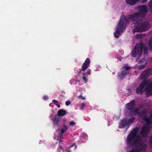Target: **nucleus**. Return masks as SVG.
Returning a JSON list of instances; mask_svg holds the SVG:
<instances>
[{
    "label": "nucleus",
    "mask_w": 152,
    "mask_h": 152,
    "mask_svg": "<svg viewBox=\"0 0 152 152\" xmlns=\"http://www.w3.org/2000/svg\"><path fill=\"white\" fill-rule=\"evenodd\" d=\"M142 137H137L132 142V145L128 150L127 147L128 152H141L145 151L147 148V145L143 142Z\"/></svg>",
    "instance_id": "nucleus-1"
},
{
    "label": "nucleus",
    "mask_w": 152,
    "mask_h": 152,
    "mask_svg": "<svg viewBox=\"0 0 152 152\" xmlns=\"http://www.w3.org/2000/svg\"><path fill=\"white\" fill-rule=\"evenodd\" d=\"M143 50L144 54H146L148 53V49L147 47L145 46L142 42L137 43L131 52V56L135 58L137 56L136 59V60L137 61L138 59H140Z\"/></svg>",
    "instance_id": "nucleus-2"
},
{
    "label": "nucleus",
    "mask_w": 152,
    "mask_h": 152,
    "mask_svg": "<svg viewBox=\"0 0 152 152\" xmlns=\"http://www.w3.org/2000/svg\"><path fill=\"white\" fill-rule=\"evenodd\" d=\"M131 20L134 21L136 25L134 31L135 32H143L147 30L149 26L147 22H142V20H139V18L133 19L130 18Z\"/></svg>",
    "instance_id": "nucleus-3"
},
{
    "label": "nucleus",
    "mask_w": 152,
    "mask_h": 152,
    "mask_svg": "<svg viewBox=\"0 0 152 152\" xmlns=\"http://www.w3.org/2000/svg\"><path fill=\"white\" fill-rule=\"evenodd\" d=\"M129 20V19L125 16H121V19L119 21V24L117 27V30L114 33V36L115 38L118 37L122 32L126 28V22Z\"/></svg>",
    "instance_id": "nucleus-4"
},
{
    "label": "nucleus",
    "mask_w": 152,
    "mask_h": 152,
    "mask_svg": "<svg viewBox=\"0 0 152 152\" xmlns=\"http://www.w3.org/2000/svg\"><path fill=\"white\" fill-rule=\"evenodd\" d=\"M140 10L139 12L135 13L130 15V18L135 19L140 17H144L148 12L147 6L145 5L139 6L138 7Z\"/></svg>",
    "instance_id": "nucleus-5"
},
{
    "label": "nucleus",
    "mask_w": 152,
    "mask_h": 152,
    "mask_svg": "<svg viewBox=\"0 0 152 152\" xmlns=\"http://www.w3.org/2000/svg\"><path fill=\"white\" fill-rule=\"evenodd\" d=\"M139 128L137 127L134 128L132 131L130 132L127 137V145L128 146L127 149L132 145V142L136 138V137L138 132Z\"/></svg>",
    "instance_id": "nucleus-6"
},
{
    "label": "nucleus",
    "mask_w": 152,
    "mask_h": 152,
    "mask_svg": "<svg viewBox=\"0 0 152 152\" xmlns=\"http://www.w3.org/2000/svg\"><path fill=\"white\" fill-rule=\"evenodd\" d=\"M150 117L148 118L147 116L148 111L145 109L142 110L139 115L145 121L147 124L148 125L150 124L152 125V110L149 113Z\"/></svg>",
    "instance_id": "nucleus-7"
},
{
    "label": "nucleus",
    "mask_w": 152,
    "mask_h": 152,
    "mask_svg": "<svg viewBox=\"0 0 152 152\" xmlns=\"http://www.w3.org/2000/svg\"><path fill=\"white\" fill-rule=\"evenodd\" d=\"M135 119V118L134 117L130 119H128L126 118H123L120 121L119 124V127L121 128H123L127 126V129H128L133 122Z\"/></svg>",
    "instance_id": "nucleus-8"
},
{
    "label": "nucleus",
    "mask_w": 152,
    "mask_h": 152,
    "mask_svg": "<svg viewBox=\"0 0 152 152\" xmlns=\"http://www.w3.org/2000/svg\"><path fill=\"white\" fill-rule=\"evenodd\" d=\"M147 125L146 126H143L142 128L141 132H140V133L141 134V136H138L137 137H142L141 138L143 141L144 143L147 140L146 137H147L148 134L149 133V131L148 128H150V125L151 124H150L148 125L147 124Z\"/></svg>",
    "instance_id": "nucleus-9"
},
{
    "label": "nucleus",
    "mask_w": 152,
    "mask_h": 152,
    "mask_svg": "<svg viewBox=\"0 0 152 152\" xmlns=\"http://www.w3.org/2000/svg\"><path fill=\"white\" fill-rule=\"evenodd\" d=\"M148 84L147 81L144 80L140 82V85L136 89L137 94H141L145 91H146V87Z\"/></svg>",
    "instance_id": "nucleus-10"
},
{
    "label": "nucleus",
    "mask_w": 152,
    "mask_h": 152,
    "mask_svg": "<svg viewBox=\"0 0 152 152\" xmlns=\"http://www.w3.org/2000/svg\"><path fill=\"white\" fill-rule=\"evenodd\" d=\"M130 68V67L128 66V65H125L123 68V69H124V70H122L121 74L118 75V78L120 79H124L127 75V71Z\"/></svg>",
    "instance_id": "nucleus-11"
},
{
    "label": "nucleus",
    "mask_w": 152,
    "mask_h": 152,
    "mask_svg": "<svg viewBox=\"0 0 152 152\" xmlns=\"http://www.w3.org/2000/svg\"><path fill=\"white\" fill-rule=\"evenodd\" d=\"M136 102L134 100H132L129 103L126 104L125 107L127 110L131 111L135 107Z\"/></svg>",
    "instance_id": "nucleus-12"
},
{
    "label": "nucleus",
    "mask_w": 152,
    "mask_h": 152,
    "mask_svg": "<svg viewBox=\"0 0 152 152\" xmlns=\"http://www.w3.org/2000/svg\"><path fill=\"white\" fill-rule=\"evenodd\" d=\"M51 120L53 121V125L57 127L60 122V118L57 115H53L51 117Z\"/></svg>",
    "instance_id": "nucleus-13"
},
{
    "label": "nucleus",
    "mask_w": 152,
    "mask_h": 152,
    "mask_svg": "<svg viewBox=\"0 0 152 152\" xmlns=\"http://www.w3.org/2000/svg\"><path fill=\"white\" fill-rule=\"evenodd\" d=\"M90 63V59L89 58H87L82 66V68L81 70H80V72L81 71H85L89 66Z\"/></svg>",
    "instance_id": "nucleus-14"
},
{
    "label": "nucleus",
    "mask_w": 152,
    "mask_h": 152,
    "mask_svg": "<svg viewBox=\"0 0 152 152\" xmlns=\"http://www.w3.org/2000/svg\"><path fill=\"white\" fill-rule=\"evenodd\" d=\"M151 71L150 68L145 70L142 73V78H146L149 77L151 74Z\"/></svg>",
    "instance_id": "nucleus-15"
},
{
    "label": "nucleus",
    "mask_w": 152,
    "mask_h": 152,
    "mask_svg": "<svg viewBox=\"0 0 152 152\" xmlns=\"http://www.w3.org/2000/svg\"><path fill=\"white\" fill-rule=\"evenodd\" d=\"M146 88L145 95H149L152 93V82H150Z\"/></svg>",
    "instance_id": "nucleus-16"
},
{
    "label": "nucleus",
    "mask_w": 152,
    "mask_h": 152,
    "mask_svg": "<svg viewBox=\"0 0 152 152\" xmlns=\"http://www.w3.org/2000/svg\"><path fill=\"white\" fill-rule=\"evenodd\" d=\"M141 107L139 108V110L137 108H135L130 111H129V115L133 116L137 114V115H139L140 114V110L141 108Z\"/></svg>",
    "instance_id": "nucleus-17"
},
{
    "label": "nucleus",
    "mask_w": 152,
    "mask_h": 152,
    "mask_svg": "<svg viewBox=\"0 0 152 152\" xmlns=\"http://www.w3.org/2000/svg\"><path fill=\"white\" fill-rule=\"evenodd\" d=\"M66 111L64 109H61L58 110L57 112V115L58 116H64L65 115Z\"/></svg>",
    "instance_id": "nucleus-18"
},
{
    "label": "nucleus",
    "mask_w": 152,
    "mask_h": 152,
    "mask_svg": "<svg viewBox=\"0 0 152 152\" xmlns=\"http://www.w3.org/2000/svg\"><path fill=\"white\" fill-rule=\"evenodd\" d=\"M148 46L149 50H152V38L149 39Z\"/></svg>",
    "instance_id": "nucleus-19"
},
{
    "label": "nucleus",
    "mask_w": 152,
    "mask_h": 152,
    "mask_svg": "<svg viewBox=\"0 0 152 152\" xmlns=\"http://www.w3.org/2000/svg\"><path fill=\"white\" fill-rule=\"evenodd\" d=\"M67 129V127L66 126H64V128L61 129V134H62Z\"/></svg>",
    "instance_id": "nucleus-20"
},
{
    "label": "nucleus",
    "mask_w": 152,
    "mask_h": 152,
    "mask_svg": "<svg viewBox=\"0 0 152 152\" xmlns=\"http://www.w3.org/2000/svg\"><path fill=\"white\" fill-rule=\"evenodd\" d=\"M77 98H78V99H81L83 100H84L85 99V97H83L82 95V94H81L79 96H78Z\"/></svg>",
    "instance_id": "nucleus-21"
},
{
    "label": "nucleus",
    "mask_w": 152,
    "mask_h": 152,
    "mask_svg": "<svg viewBox=\"0 0 152 152\" xmlns=\"http://www.w3.org/2000/svg\"><path fill=\"white\" fill-rule=\"evenodd\" d=\"M145 67V66L144 65H142L140 66H139L138 67V70H141L143 69Z\"/></svg>",
    "instance_id": "nucleus-22"
},
{
    "label": "nucleus",
    "mask_w": 152,
    "mask_h": 152,
    "mask_svg": "<svg viewBox=\"0 0 152 152\" xmlns=\"http://www.w3.org/2000/svg\"><path fill=\"white\" fill-rule=\"evenodd\" d=\"M149 142L150 146L152 147V136L150 138Z\"/></svg>",
    "instance_id": "nucleus-23"
},
{
    "label": "nucleus",
    "mask_w": 152,
    "mask_h": 152,
    "mask_svg": "<svg viewBox=\"0 0 152 152\" xmlns=\"http://www.w3.org/2000/svg\"><path fill=\"white\" fill-rule=\"evenodd\" d=\"M75 124V123L73 121H72L69 122V125L71 126H73Z\"/></svg>",
    "instance_id": "nucleus-24"
},
{
    "label": "nucleus",
    "mask_w": 152,
    "mask_h": 152,
    "mask_svg": "<svg viewBox=\"0 0 152 152\" xmlns=\"http://www.w3.org/2000/svg\"><path fill=\"white\" fill-rule=\"evenodd\" d=\"M86 75H91V70L90 69H88V70L87 73L86 74H83V76H85Z\"/></svg>",
    "instance_id": "nucleus-25"
},
{
    "label": "nucleus",
    "mask_w": 152,
    "mask_h": 152,
    "mask_svg": "<svg viewBox=\"0 0 152 152\" xmlns=\"http://www.w3.org/2000/svg\"><path fill=\"white\" fill-rule=\"evenodd\" d=\"M82 79L84 81L85 83H86L87 82L88 80L87 78L85 76H83L82 77Z\"/></svg>",
    "instance_id": "nucleus-26"
},
{
    "label": "nucleus",
    "mask_w": 152,
    "mask_h": 152,
    "mask_svg": "<svg viewBox=\"0 0 152 152\" xmlns=\"http://www.w3.org/2000/svg\"><path fill=\"white\" fill-rule=\"evenodd\" d=\"M73 147H74V149L75 150H76V144L75 143L73 144V145H71L70 146V148H72Z\"/></svg>",
    "instance_id": "nucleus-27"
},
{
    "label": "nucleus",
    "mask_w": 152,
    "mask_h": 152,
    "mask_svg": "<svg viewBox=\"0 0 152 152\" xmlns=\"http://www.w3.org/2000/svg\"><path fill=\"white\" fill-rule=\"evenodd\" d=\"M149 6L152 9V0H151L149 3Z\"/></svg>",
    "instance_id": "nucleus-28"
},
{
    "label": "nucleus",
    "mask_w": 152,
    "mask_h": 152,
    "mask_svg": "<svg viewBox=\"0 0 152 152\" xmlns=\"http://www.w3.org/2000/svg\"><path fill=\"white\" fill-rule=\"evenodd\" d=\"M62 134H59V135L57 137V140H61V136H62Z\"/></svg>",
    "instance_id": "nucleus-29"
},
{
    "label": "nucleus",
    "mask_w": 152,
    "mask_h": 152,
    "mask_svg": "<svg viewBox=\"0 0 152 152\" xmlns=\"http://www.w3.org/2000/svg\"><path fill=\"white\" fill-rule=\"evenodd\" d=\"M70 104V101H67L66 102L65 104L66 106H68Z\"/></svg>",
    "instance_id": "nucleus-30"
},
{
    "label": "nucleus",
    "mask_w": 152,
    "mask_h": 152,
    "mask_svg": "<svg viewBox=\"0 0 152 152\" xmlns=\"http://www.w3.org/2000/svg\"><path fill=\"white\" fill-rule=\"evenodd\" d=\"M52 102L54 104H57L56 103H58V101L55 100V99H53L52 101Z\"/></svg>",
    "instance_id": "nucleus-31"
},
{
    "label": "nucleus",
    "mask_w": 152,
    "mask_h": 152,
    "mask_svg": "<svg viewBox=\"0 0 152 152\" xmlns=\"http://www.w3.org/2000/svg\"><path fill=\"white\" fill-rule=\"evenodd\" d=\"M145 60V58H142L141 59V60L139 62L141 63H142Z\"/></svg>",
    "instance_id": "nucleus-32"
},
{
    "label": "nucleus",
    "mask_w": 152,
    "mask_h": 152,
    "mask_svg": "<svg viewBox=\"0 0 152 152\" xmlns=\"http://www.w3.org/2000/svg\"><path fill=\"white\" fill-rule=\"evenodd\" d=\"M48 98V97L46 96H43V99L45 100H47Z\"/></svg>",
    "instance_id": "nucleus-33"
},
{
    "label": "nucleus",
    "mask_w": 152,
    "mask_h": 152,
    "mask_svg": "<svg viewBox=\"0 0 152 152\" xmlns=\"http://www.w3.org/2000/svg\"><path fill=\"white\" fill-rule=\"evenodd\" d=\"M148 0H142L141 1V3L142 4L144 3H145L146 2V1H147Z\"/></svg>",
    "instance_id": "nucleus-34"
},
{
    "label": "nucleus",
    "mask_w": 152,
    "mask_h": 152,
    "mask_svg": "<svg viewBox=\"0 0 152 152\" xmlns=\"http://www.w3.org/2000/svg\"><path fill=\"white\" fill-rule=\"evenodd\" d=\"M85 106V105L84 103L82 104L81 108H83Z\"/></svg>",
    "instance_id": "nucleus-35"
},
{
    "label": "nucleus",
    "mask_w": 152,
    "mask_h": 152,
    "mask_svg": "<svg viewBox=\"0 0 152 152\" xmlns=\"http://www.w3.org/2000/svg\"><path fill=\"white\" fill-rule=\"evenodd\" d=\"M56 105L57 106V107L58 108H60V106L59 104H56Z\"/></svg>",
    "instance_id": "nucleus-36"
},
{
    "label": "nucleus",
    "mask_w": 152,
    "mask_h": 152,
    "mask_svg": "<svg viewBox=\"0 0 152 152\" xmlns=\"http://www.w3.org/2000/svg\"><path fill=\"white\" fill-rule=\"evenodd\" d=\"M136 37H139V38H141V35H137V36H136Z\"/></svg>",
    "instance_id": "nucleus-37"
},
{
    "label": "nucleus",
    "mask_w": 152,
    "mask_h": 152,
    "mask_svg": "<svg viewBox=\"0 0 152 152\" xmlns=\"http://www.w3.org/2000/svg\"><path fill=\"white\" fill-rule=\"evenodd\" d=\"M59 148L61 150H63V149H62V146L60 145V146H59Z\"/></svg>",
    "instance_id": "nucleus-38"
},
{
    "label": "nucleus",
    "mask_w": 152,
    "mask_h": 152,
    "mask_svg": "<svg viewBox=\"0 0 152 152\" xmlns=\"http://www.w3.org/2000/svg\"><path fill=\"white\" fill-rule=\"evenodd\" d=\"M67 152H71L70 150H68L67 151Z\"/></svg>",
    "instance_id": "nucleus-39"
}]
</instances>
